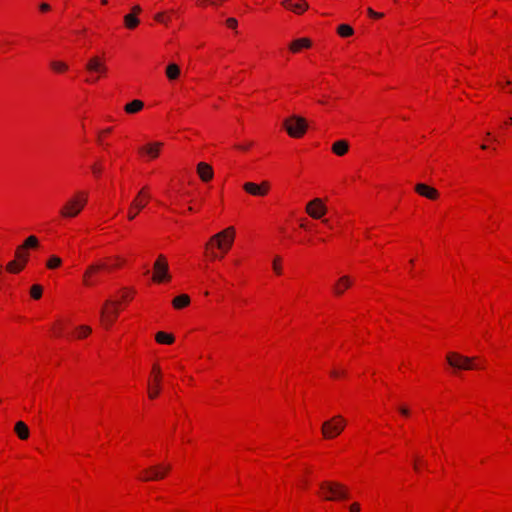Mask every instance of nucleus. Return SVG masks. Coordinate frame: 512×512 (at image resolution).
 Returning a JSON list of instances; mask_svg holds the SVG:
<instances>
[{"instance_id":"nucleus-36","label":"nucleus","mask_w":512,"mask_h":512,"mask_svg":"<svg viewBox=\"0 0 512 512\" xmlns=\"http://www.w3.org/2000/svg\"><path fill=\"white\" fill-rule=\"evenodd\" d=\"M31 296L34 299H39L42 296V287L40 285H33L31 287Z\"/></svg>"},{"instance_id":"nucleus-24","label":"nucleus","mask_w":512,"mask_h":512,"mask_svg":"<svg viewBox=\"0 0 512 512\" xmlns=\"http://www.w3.org/2000/svg\"><path fill=\"white\" fill-rule=\"evenodd\" d=\"M190 303V298L186 294L179 295L175 297L172 301L173 307L176 309H181L188 306Z\"/></svg>"},{"instance_id":"nucleus-12","label":"nucleus","mask_w":512,"mask_h":512,"mask_svg":"<svg viewBox=\"0 0 512 512\" xmlns=\"http://www.w3.org/2000/svg\"><path fill=\"white\" fill-rule=\"evenodd\" d=\"M87 71L91 73L105 74L107 72V66L99 56L91 57L86 64Z\"/></svg>"},{"instance_id":"nucleus-50","label":"nucleus","mask_w":512,"mask_h":512,"mask_svg":"<svg viewBox=\"0 0 512 512\" xmlns=\"http://www.w3.org/2000/svg\"><path fill=\"white\" fill-rule=\"evenodd\" d=\"M507 123L508 124H512V118L511 117L507 120Z\"/></svg>"},{"instance_id":"nucleus-10","label":"nucleus","mask_w":512,"mask_h":512,"mask_svg":"<svg viewBox=\"0 0 512 512\" xmlns=\"http://www.w3.org/2000/svg\"><path fill=\"white\" fill-rule=\"evenodd\" d=\"M307 214L313 219H321L327 212V208L320 198H315L306 205Z\"/></svg>"},{"instance_id":"nucleus-44","label":"nucleus","mask_w":512,"mask_h":512,"mask_svg":"<svg viewBox=\"0 0 512 512\" xmlns=\"http://www.w3.org/2000/svg\"><path fill=\"white\" fill-rule=\"evenodd\" d=\"M49 9H50V6H49L48 4H46V3H42V4L40 5V10H41V11H43V12H46V11H48Z\"/></svg>"},{"instance_id":"nucleus-34","label":"nucleus","mask_w":512,"mask_h":512,"mask_svg":"<svg viewBox=\"0 0 512 512\" xmlns=\"http://www.w3.org/2000/svg\"><path fill=\"white\" fill-rule=\"evenodd\" d=\"M26 249H21V245L19 247H17L16 249V258L22 262L23 264H26L27 260H28V253L25 252Z\"/></svg>"},{"instance_id":"nucleus-37","label":"nucleus","mask_w":512,"mask_h":512,"mask_svg":"<svg viewBox=\"0 0 512 512\" xmlns=\"http://www.w3.org/2000/svg\"><path fill=\"white\" fill-rule=\"evenodd\" d=\"M279 261H280V258L276 257L273 262V269H274L275 273H277V274H281V272H282V268L279 264Z\"/></svg>"},{"instance_id":"nucleus-3","label":"nucleus","mask_w":512,"mask_h":512,"mask_svg":"<svg viewBox=\"0 0 512 512\" xmlns=\"http://www.w3.org/2000/svg\"><path fill=\"white\" fill-rule=\"evenodd\" d=\"M283 126L287 133L294 138L302 137L307 130V123L303 117L292 115L283 122Z\"/></svg>"},{"instance_id":"nucleus-15","label":"nucleus","mask_w":512,"mask_h":512,"mask_svg":"<svg viewBox=\"0 0 512 512\" xmlns=\"http://www.w3.org/2000/svg\"><path fill=\"white\" fill-rule=\"evenodd\" d=\"M415 191L423 197L434 200L438 197V191L426 184L419 183L415 186Z\"/></svg>"},{"instance_id":"nucleus-33","label":"nucleus","mask_w":512,"mask_h":512,"mask_svg":"<svg viewBox=\"0 0 512 512\" xmlns=\"http://www.w3.org/2000/svg\"><path fill=\"white\" fill-rule=\"evenodd\" d=\"M92 329L91 327L87 325H82L77 328L76 337L77 338H84L87 337L91 333Z\"/></svg>"},{"instance_id":"nucleus-32","label":"nucleus","mask_w":512,"mask_h":512,"mask_svg":"<svg viewBox=\"0 0 512 512\" xmlns=\"http://www.w3.org/2000/svg\"><path fill=\"white\" fill-rule=\"evenodd\" d=\"M61 263H62V260L58 256L52 255L48 259L46 266L49 269H55V268H58L61 265Z\"/></svg>"},{"instance_id":"nucleus-22","label":"nucleus","mask_w":512,"mask_h":512,"mask_svg":"<svg viewBox=\"0 0 512 512\" xmlns=\"http://www.w3.org/2000/svg\"><path fill=\"white\" fill-rule=\"evenodd\" d=\"M348 149L349 143L346 140H338L332 145V151L338 156H343L346 154Z\"/></svg>"},{"instance_id":"nucleus-46","label":"nucleus","mask_w":512,"mask_h":512,"mask_svg":"<svg viewBox=\"0 0 512 512\" xmlns=\"http://www.w3.org/2000/svg\"><path fill=\"white\" fill-rule=\"evenodd\" d=\"M155 19L159 22H166L165 19H164V16L163 14L159 13L155 16Z\"/></svg>"},{"instance_id":"nucleus-42","label":"nucleus","mask_w":512,"mask_h":512,"mask_svg":"<svg viewBox=\"0 0 512 512\" xmlns=\"http://www.w3.org/2000/svg\"><path fill=\"white\" fill-rule=\"evenodd\" d=\"M350 511L351 512H360V506L358 503H353L350 505Z\"/></svg>"},{"instance_id":"nucleus-18","label":"nucleus","mask_w":512,"mask_h":512,"mask_svg":"<svg viewBox=\"0 0 512 512\" xmlns=\"http://www.w3.org/2000/svg\"><path fill=\"white\" fill-rule=\"evenodd\" d=\"M163 146L161 142L149 143L140 149V152L147 154L150 158H156Z\"/></svg>"},{"instance_id":"nucleus-48","label":"nucleus","mask_w":512,"mask_h":512,"mask_svg":"<svg viewBox=\"0 0 512 512\" xmlns=\"http://www.w3.org/2000/svg\"><path fill=\"white\" fill-rule=\"evenodd\" d=\"M414 469H415L416 471H418V470H419L418 459H415V462H414Z\"/></svg>"},{"instance_id":"nucleus-1","label":"nucleus","mask_w":512,"mask_h":512,"mask_svg":"<svg viewBox=\"0 0 512 512\" xmlns=\"http://www.w3.org/2000/svg\"><path fill=\"white\" fill-rule=\"evenodd\" d=\"M235 238V229L234 227L230 226L221 232L216 233L213 235L209 242L206 244V247L208 248L211 245H215L216 248L223 251L224 253L227 252L233 245Z\"/></svg>"},{"instance_id":"nucleus-20","label":"nucleus","mask_w":512,"mask_h":512,"mask_svg":"<svg viewBox=\"0 0 512 512\" xmlns=\"http://www.w3.org/2000/svg\"><path fill=\"white\" fill-rule=\"evenodd\" d=\"M153 372L155 373V378H154L155 387L153 389H149V397L151 399L156 398L160 391L159 383H160V378H161V370H160L159 366L154 365Z\"/></svg>"},{"instance_id":"nucleus-38","label":"nucleus","mask_w":512,"mask_h":512,"mask_svg":"<svg viewBox=\"0 0 512 512\" xmlns=\"http://www.w3.org/2000/svg\"><path fill=\"white\" fill-rule=\"evenodd\" d=\"M226 24H227V26H228L229 28H231V29H236V28H237V24H238V22H237V20H236L235 18H228V19L226 20Z\"/></svg>"},{"instance_id":"nucleus-19","label":"nucleus","mask_w":512,"mask_h":512,"mask_svg":"<svg viewBox=\"0 0 512 512\" xmlns=\"http://www.w3.org/2000/svg\"><path fill=\"white\" fill-rule=\"evenodd\" d=\"M141 196H145L146 198H149V196L144 194V190H141L139 192L138 196L136 197V199L131 204V208H135L136 211L135 212H132V211L129 212L128 218L130 220L134 219L136 217L138 211L143 209L145 207V205H146V202H143V201H141L139 199Z\"/></svg>"},{"instance_id":"nucleus-54","label":"nucleus","mask_w":512,"mask_h":512,"mask_svg":"<svg viewBox=\"0 0 512 512\" xmlns=\"http://www.w3.org/2000/svg\"><path fill=\"white\" fill-rule=\"evenodd\" d=\"M102 3H103V4H106V3H107V0H102Z\"/></svg>"},{"instance_id":"nucleus-53","label":"nucleus","mask_w":512,"mask_h":512,"mask_svg":"<svg viewBox=\"0 0 512 512\" xmlns=\"http://www.w3.org/2000/svg\"><path fill=\"white\" fill-rule=\"evenodd\" d=\"M212 257H213V258H216V257H217V255H216L215 253H212Z\"/></svg>"},{"instance_id":"nucleus-28","label":"nucleus","mask_w":512,"mask_h":512,"mask_svg":"<svg viewBox=\"0 0 512 512\" xmlns=\"http://www.w3.org/2000/svg\"><path fill=\"white\" fill-rule=\"evenodd\" d=\"M124 23L128 29H134L139 24V19L134 14L124 16Z\"/></svg>"},{"instance_id":"nucleus-7","label":"nucleus","mask_w":512,"mask_h":512,"mask_svg":"<svg viewBox=\"0 0 512 512\" xmlns=\"http://www.w3.org/2000/svg\"><path fill=\"white\" fill-rule=\"evenodd\" d=\"M118 306L119 302L107 300L104 304V307L101 309V321L104 326L109 327L113 324L118 316Z\"/></svg>"},{"instance_id":"nucleus-11","label":"nucleus","mask_w":512,"mask_h":512,"mask_svg":"<svg viewBox=\"0 0 512 512\" xmlns=\"http://www.w3.org/2000/svg\"><path fill=\"white\" fill-rule=\"evenodd\" d=\"M270 185L267 181L262 182L260 185L253 182H246L243 189L253 196H264L267 194Z\"/></svg>"},{"instance_id":"nucleus-30","label":"nucleus","mask_w":512,"mask_h":512,"mask_svg":"<svg viewBox=\"0 0 512 512\" xmlns=\"http://www.w3.org/2000/svg\"><path fill=\"white\" fill-rule=\"evenodd\" d=\"M39 242L36 236H29L21 245V249L36 248Z\"/></svg>"},{"instance_id":"nucleus-39","label":"nucleus","mask_w":512,"mask_h":512,"mask_svg":"<svg viewBox=\"0 0 512 512\" xmlns=\"http://www.w3.org/2000/svg\"><path fill=\"white\" fill-rule=\"evenodd\" d=\"M367 12H368L369 16L374 17V18H382V17H383V14H382V13L375 12V11H374L373 9H371V8H368V9H367Z\"/></svg>"},{"instance_id":"nucleus-40","label":"nucleus","mask_w":512,"mask_h":512,"mask_svg":"<svg viewBox=\"0 0 512 512\" xmlns=\"http://www.w3.org/2000/svg\"><path fill=\"white\" fill-rule=\"evenodd\" d=\"M92 171H93L95 176H99L101 171H102V168L99 165L95 164V165L92 166Z\"/></svg>"},{"instance_id":"nucleus-31","label":"nucleus","mask_w":512,"mask_h":512,"mask_svg":"<svg viewBox=\"0 0 512 512\" xmlns=\"http://www.w3.org/2000/svg\"><path fill=\"white\" fill-rule=\"evenodd\" d=\"M338 34L342 37L351 36L354 33V30L351 26L347 24H342L338 27Z\"/></svg>"},{"instance_id":"nucleus-4","label":"nucleus","mask_w":512,"mask_h":512,"mask_svg":"<svg viewBox=\"0 0 512 512\" xmlns=\"http://www.w3.org/2000/svg\"><path fill=\"white\" fill-rule=\"evenodd\" d=\"M345 420L337 415L322 424V435L325 439H332L341 434L345 427Z\"/></svg>"},{"instance_id":"nucleus-45","label":"nucleus","mask_w":512,"mask_h":512,"mask_svg":"<svg viewBox=\"0 0 512 512\" xmlns=\"http://www.w3.org/2000/svg\"><path fill=\"white\" fill-rule=\"evenodd\" d=\"M251 145H252V143H248V144H244V145H237L236 147L240 150H247Z\"/></svg>"},{"instance_id":"nucleus-23","label":"nucleus","mask_w":512,"mask_h":512,"mask_svg":"<svg viewBox=\"0 0 512 512\" xmlns=\"http://www.w3.org/2000/svg\"><path fill=\"white\" fill-rule=\"evenodd\" d=\"M15 433L18 435V437L22 440H26L29 437V428L28 426L22 422L18 421L15 424Z\"/></svg>"},{"instance_id":"nucleus-29","label":"nucleus","mask_w":512,"mask_h":512,"mask_svg":"<svg viewBox=\"0 0 512 512\" xmlns=\"http://www.w3.org/2000/svg\"><path fill=\"white\" fill-rule=\"evenodd\" d=\"M25 266V264H23L22 262H18L17 260H13V261H10L8 264H7V270L11 273H18L20 272L23 267Z\"/></svg>"},{"instance_id":"nucleus-17","label":"nucleus","mask_w":512,"mask_h":512,"mask_svg":"<svg viewBox=\"0 0 512 512\" xmlns=\"http://www.w3.org/2000/svg\"><path fill=\"white\" fill-rule=\"evenodd\" d=\"M352 284L349 276H342L333 286V292L335 295L340 296L348 289Z\"/></svg>"},{"instance_id":"nucleus-16","label":"nucleus","mask_w":512,"mask_h":512,"mask_svg":"<svg viewBox=\"0 0 512 512\" xmlns=\"http://www.w3.org/2000/svg\"><path fill=\"white\" fill-rule=\"evenodd\" d=\"M197 173L201 180L205 182L210 181L214 175L212 167L205 162H200L197 165Z\"/></svg>"},{"instance_id":"nucleus-14","label":"nucleus","mask_w":512,"mask_h":512,"mask_svg":"<svg viewBox=\"0 0 512 512\" xmlns=\"http://www.w3.org/2000/svg\"><path fill=\"white\" fill-rule=\"evenodd\" d=\"M281 4L294 13L301 14L308 9V3L304 0H284Z\"/></svg>"},{"instance_id":"nucleus-43","label":"nucleus","mask_w":512,"mask_h":512,"mask_svg":"<svg viewBox=\"0 0 512 512\" xmlns=\"http://www.w3.org/2000/svg\"><path fill=\"white\" fill-rule=\"evenodd\" d=\"M142 11L141 7L136 5L132 8V13L131 14H134L135 16H137V14H139L140 12Z\"/></svg>"},{"instance_id":"nucleus-8","label":"nucleus","mask_w":512,"mask_h":512,"mask_svg":"<svg viewBox=\"0 0 512 512\" xmlns=\"http://www.w3.org/2000/svg\"><path fill=\"white\" fill-rule=\"evenodd\" d=\"M154 275L153 280L155 282L169 281L171 276L169 274L168 262L163 255H159L154 263Z\"/></svg>"},{"instance_id":"nucleus-49","label":"nucleus","mask_w":512,"mask_h":512,"mask_svg":"<svg viewBox=\"0 0 512 512\" xmlns=\"http://www.w3.org/2000/svg\"><path fill=\"white\" fill-rule=\"evenodd\" d=\"M96 80H97V78H95V79H87L86 81L87 82H95Z\"/></svg>"},{"instance_id":"nucleus-35","label":"nucleus","mask_w":512,"mask_h":512,"mask_svg":"<svg viewBox=\"0 0 512 512\" xmlns=\"http://www.w3.org/2000/svg\"><path fill=\"white\" fill-rule=\"evenodd\" d=\"M51 67L57 72H64L67 70V65L64 62L53 61L51 62Z\"/></svg>"},{"instance_id":"nucleus-27","label":"nucleus","mask_w":512,"mask_h":512,"mask_svg":"<svg viewBox=\"0 0 512 512\" xmlns=\"http://www.w3.org/2000/svg\"><path fill=\"white\" fill-rule=\"evenodd\" d=\"M155 339L160 344H172L174 342V336L165 332H158Z\"/></svg>"},{"instance_id":"nucleus-26","label":"nucleus","mask_w":512,"mask_h":512,"mask_svg":"<svg viewBox=\"0 0 512 512\" xmlns=\"http://www.w3.org/2000/svg\"><path fill=\"white\" fill-rule=\"evenodd\" d=\"M144 106V103L141 100H133L132 102L126 104L125 111L129 114L139 112Z\"/></svg>"},{"instance_id":"nucleus-13","label":"nucleus","mask_w":512,"mask_h":512,"mask_svg":"<svg viewBox=\"0 0 512 512\" xmlns=\"http://www.w3.org/2000/svg\"><path fill=\"white\" fill-rule=\"evenodd\" d=\"M106 268H108L106 266V264L101 263V262L94 263V264H91L90 266H88V268L85 271L84 276H83L84 283L86 285H92L94 283V275L98 271H100L102 269H106Z\"/></svg>"},{"instance_id":"nucleus-6","label":"nucleus","mask_w":512,"mask_h":512,"mask_svg":"<svg viewBox=\"0 0 512 512\" xmlns=\"http://www.w3.org/2000/svg\"><path fill=\"white\" fill-rule=\"evenodd\" d=\"M448 364L456 370L474 369L473 358L462 356L455 352H450L446 356Z\"/></svg>"},{"instance_id":"nucleus-47","label":"nucleus","mask_w":512,"mask_h":512,"mask_svg":"<svg viewBox=\"0 0 512 512\" xmlns=\"http://www.w3.org/2000/svg\"><path fill=\"white\" fill-rule=\"evenodd\" d=\"M343 372H340L338 370H332L331 371V376L332 377H338L340 374H342Z\"/></svg>"},{"instance_id":"nucleus-5","label":"nucleus","mask_w":512,"mask_h":512,"mask_svg":"<svg viewBox=\"0 0 512 512\" xmlns=\"http://www.w3.org/2000/svg\"><path fill=\"white\" fill-rule=\"evenodd\" d=\"M320 488L324 493L325 500H341L348 498L347 489L337 482H322Z\"/></svg>"},{"instance_id":"nucleus-21","label":"nucleus","mask_w":512,"mask_h":512,"mask_svg":"<svg viewBox=\"0 0 512 512\" xmlns=\"http://www.w3.org/2000/svg\"><path fill=\"white\" fill-rule=\"evenodd\" d=\"M311 46V41L308 38H300L294 40L290 44V50L294 53L299 52L302 48H309Z\"/></svg>"},{"instance_id":"nucleus-51","label":"nucleus","mask_w":512,"mask_h":512,"mask_svg":"<svg viewBox=\"0 0 512 512\" xmlns=\"http://www.w3.org/2000/svg\"><path fill=\"white\" fill-rule=\"evenodd\" d=\"M111 131V128H107L104 132L109 133Z\"/></svg>"},{"instance_id":"nucleus-9","label":"nucleus","mask_w":512,"mask_h":512,"mask_svg":"<svg viewBox=\"0 0 512 512\" xmlns=\"http://www.w3.org/2000/svg\"><path fill=\"white\" fill-rule=\"evenodd\" d=\"M171 469L170 465H156L144 470L143 481H155L163 479L167 472Z\"/></svg>"},{"instance_id":"nucleus-41","label":"nucleus","mask_w":512,"mask_h":512,"mask_svg":"<svg viewBox=\"0 0 512 512\" xmlns=\"http://www.w3.org/2000/svg\"><path fill=\"white\" fill-rule=\"evenodd\" d=\"M399 412L403 415V416H408L410 411L407 407L405 406H401L399 407Z\"/></svg>"},{"instance_id":"nucleus-25","label":"nucleus","mask_w":512,"mask_h":512,"mask_svg":"<svg viewBox=\"0 0 512 512\" xmlns=\"http://www.w3.org/2000/svg\"><path fill=\"white\" fill-rule=\"evenodd\" d=\"M180 75V68L177 64L171 63L166 67V76L169 80H176Z\"/></svg>"},{"instance_id":"nucleus-2","label":"nucleus","mask_w":512,"mask_h":512,"mask_svg":"<svg viewBox=\"0 0 512 512\" xmlns=\"http://www.w3.org/2000/svg\"><path fill=\"white\" fill-rule=\"evenodd\" d=\"M86 202V195L84 193H79L65 203V205L60 209V215L64 218H74L81 212Z\"/></svg>"},{"instance_id":"nucleus-52","label":"nucleus","mask_w":512,"mask_h":512,"mask_svg":"<svg viewBox=\"0 0 512 512\" xmlns=\"http://www.w3.org/2000/svg\"><path fill=\"white\" fill-rule=\"evenodd\" d=\"M481 148H482V149H486V148H487V146H486L485 144H482V145H481Z\"/></svg>"}]
</instances>
